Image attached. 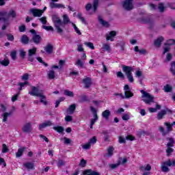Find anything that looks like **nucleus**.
I'll return each mask as SVG.
<instances>
[{"mask_svg": "<svg viewBox=\"0 0 175 175\" xmlns=\"http://www.w3.org/2000/svg\"><path fill=\"white\" fill-rule=\"evenodd\" d=\"M52 21L55 25V28L57 30V33L59 35H62L64 32V29L62 28H65V25L69 24L70 23V19H69V16L66 14L63 16V21L58 17L57 15H53Z\"/></svg>", "mask_w": 175, "mask_h": 175, "instance_id": "f257e3e1", "label": "nucleus"}, {"mask_svg": "<svg viewBox=\"0 0 175 175\" xmlns=\"http://www.w3.org/2000/svg\"><path fill=\"white\" fill-rule=\"evenodd\" d=\"M29 94L32 96H38L40 98V102L43 103L44 106H47V101L46 100V96L43 95V93L39 92V89L35 86H32L31 92H29Z\"/></svg>", "mask_w": 175, "mask_h": 175, "instance_id": "f03ea898", "label": "nucleus"}, {"mask_svg": "<svg viewBox=\"0 0 175 175\" xmlns=\"http://www.w3.org/2000/svg\"><path fill=\"white\" fill-rule=\"evenodd\" d=\"M164 125L166 126V131H165V129L163 126L159 128V131L162 134V136H166V135H169V133L173 131V126L175 125V122H173L172 123L165 122Z\"/></svg>", "mask_w": 175, "mask_h": 175, "instance_id": "7ed1b4c3", "label": "nucleus"}, {"mask_svg": "<svg viewBox=\"0 0 175 175\" xmlns=\"http://www.w3.org/2000/svg\"><path fill=\"white\" fill-rule=\"evenodd\" d=\"M99 6V0H94L93 1V9H92V4L88 3L85 6V9L86 12H88V14H94V13L96 12L98 10V7ZM92 9V12L91 10Z\"/></svg>", "mask_w": 175, "mask_h": 175, "instance_id": "20e7f679", "label": "nucleus"}, {"mask_svg": "<svg viewBox=\"0 0 175 175\" xmlns=\"http://www.w3.org/2000/svg\"><path fill=\"white\" fill-rule=\"evenodd\" d=\"M122 70L124 72H125V75L130 83H133L134 80L133 79V75H132V72H133V67L129 66H126V65H122Z\"/></svg>", "mask_w": 175, "mask_h": 175, "instance_id": "39448f33", "label": "nucleus"}, {"mask_svg": "<svg viewBox=\"0 0 175 175\" xmlns=\"http://www.w3.org/2000/svg\"><path fill=\"white\" fill-rule=\"evenodd\" d=\"M140 92L142 94V98H144L142 99L143 102H144L146 105H151V103H154V96L150 94V93H148L144 90H141Z\"/></svg>", "mask_w": 175, "mask_h": 175, "instance_id": "423d86ee", "label": "nucleus"}, {"mask_svg": "<svg viewBox=\"0 0 175 175\" xmlns=\"http://www.w3.org/2000/svg\"><path fill=\"white\" fill-rule=\"evenodd\" d=\"M8 16V11H1L0 12V21H3L4 24L3 25L1 29L5 31L8 27L10 25L9 22V18H5Z\"/></svg>", "mask_w": 175, "mask_h": 175, "instance_id": "0eeeda50", "label": "nucleus"}, {"mask_svg": "<svg viewBox=\"0 0 175 175\" xmlns=\"http://www.w3.org/2000/svg\"><path fill=\"white\" fill-rule=\"evenodd\" d=\"M167 166H175V161H170V159H168L167 161L162 163L161 167V172H163L164 173H167L170 170Z\"/></svg>", "mask_w": 175, "mask_h": 175, "instance_id": "6e6552de", "label": "nucleus"}, {"mask_svg": "<svg viewBox=\"0 0 175 175\" xmlns=\"http://www.w3.org/2000/svg\"><path fill=\"white\" fill-rule=\"evenodd\" d=\"M29 32L33 35L31 40L33 43H35V44H40V42H42V37L36 33V30L30 29Z\"/></svg>", "mask_w": 175, "mask_h": 175, "instance_id": "1a4fd4ad", "label": "nucleus"}, {"mask_svg": "<svg viewBox=\"0 0 175 175\" xmlns=\"http://www.w3.org/2000/svg\"><path fill=\"white\" fill-rule=\"evenodd\" d=\"M122 5L123 9L127 12H131V10H133L134 8L133 1L132 0H124L122 2Z\"/></svg>", "mask_w": 175, "mask_h": 175, "instance_id": "9d476101", "label": "nucleus"}, {"mask_svg": "<svg viewBox=\"0 0 175 175\" xmlns=\"http://www.w3.org/2000/svg\"><path fill=\"white\" fill-rule=\"evenodd\" d=\"M124 98H132L133 96V93L131 91V88H129V85H125L124 87Z\"/></svg>", "mask_w": 175, "mask_h": 175, "instance_id": "9b49d317", "label": "nucleus"}, {"mask_svg": "<svg viewBox=\"0 0 175 175\" xmlns=\"http://www.w3.org/2000/svg\"><path fill=\"white\" fill-rule=\"evenodd\" d=\"M22 131L24 133H31L32 131V124L31 122H27L23 125L22 127Z\"/></svg>", "mask_w": 175, "mask_h": 175, "instance_id": "f8f14e48", "label": "nucleus"}, {"mask_svg": "<svg viewBox=\"0 0 175 175\" xmlns=\"http://www.w3.org/2000/svg\"><path fill=\"white\" fill-rule=\"evenodd\" d=\"M90 110L92 112L94 117V118L91 120L90 124L92 125H95L96 121H98V113L94 107H90Z\"/></svg>", "mask_w": 175, "mask_h": 175, "instance_id": "ddd939ff", "label": "nucleus"}, {"mask_svg": "<svg viewBox=\"0 0 175 175\" xmlns=\"http://www.w3.org/2000/svg\"><path fill=\"white\" fill-rule=\"evenodd\" d=\"M141 23H142L143 24H149L150 28H152L154 25V20H152V18L150 17L141 18Z\"/></svg>", "mask_w": 175, "mask_h": 175, "instance_id": "4468645a", "label": "nucleus"}, {"mask_svg": "<svg viewBox=\"0 0 175 175\" xmlns=\"http://www.w3.org/2000/svg\"><path fill=\"white\" fill-rule=\"evenodd\" d=\"M54 124H53V122L51 120H47L44 122V123L41 124L38 126L39 131H42V129H44V128H47V126H53Z\"/></svg>", "mask_w": 175, "mask_h": 175, "instance_id": "2eb2a0df", "label": "nucleus"}, {"mask_svg": "<svg viewBox=\"0 0 175 175\" xmlns=\"http://www.w3.org/2000/svg\"><path fill=\"white\" fill-rule=\"evenodd\" d=\"M30 13H31L33 17H40L43 14V11L35 8L30 10Z\"/></svg>", "mask_w": 175, "mask_h": 175, "instance_id": "dca6fc26", "label": "nucleus"}, {"mask_svg": "<svg viewBox=\"0 0 175 175\" xmlns=\"http://www.w3.org/2000/svg\"><path fill=\"white\" fill-rule=\"evenodd\" d=\"M107 40H110L111 42H114V37L117 36V31H111L109 34H105Z\"/></svg>", "mask_w": 175, "mask_h": 175, "instance_id": "f3484780", "label": "nucleus"}, {"mask_svg": "<svg viewBox=\"0 0 175 175\" xmlns=\"http://www.w3.org/2000/svg\"><path fill=\"white\" fill-rule=\"evenodd\" d=\"M172 113V110L166 108L165 110H161L160 112H159L157 115L158 120H162L163 118V116H166V113Z\"/></svg>", "mask_w": 175, "mask_h": 175, "instance_id": "a211bd4d", "label": "nucleus"}, {"mask_svg": "<svg viewBox=\"0 0 175 175\" xmlns=\"http://www.w3.org/2000/svg\"><path fill=\"white\" fill-rule=\"evenodd\" d=\"M82 83L85 85V88H90L92 82L90 77H86L82 80Z\"/></svg>", "mask_w": 175, "mask_h": 175, "instance_id": "6ab92c4d", "label": "nucleus"}, {"mask_svg": "<svg viewBox=\"0 0 175 175\" xmlns=\"http://www.w3.org/2000/svg\"><path fill=\"white\" fill-rule=\"evenodd\" d=\"M49 6L51 9H65V5H64L63 4L55 3L54 2H51Z\"/></svg>", "mask_w": 175, "mask_h": 175, "instance_id": "aec40b11", "label": "nucleus"}, {"mask_svg": "<svg viewBox=\"0 0 175 175\" xmlns=\"http://www.w3.org/2000/svg\"><path fill=\"white\" fill-rule=\"evenodd\" d=\"M49 6L51 9H65V5H64L63 4L55 3L54 2H51Z\"/></svg>", "mask_w": 175, "mask_h": 175, "instance_id": "412c9836", "label": "nucleus"}, {"mask_svg": "<svg viewBox=\"0 0 175 175\" xmlns=\"http://www.w3.org/2000/svg\"><path fill=\"white\" fill-rule=\"evenodd\" d=\"M163 40H165V38H163V36H160L157 38L156 40H154L153 44L156 47H161L162 42H163Z\"/></svg>", "mask_w": 175, "mask_h": 175, "instance_id": "4be33fe9", "label": "nucleus"}, {"mask_svg": "<svg viewBox=\"0 0 175 175\" xmlns=\"http://www.w3.org/2000/svg\"><path fill=\"white\" fill-rule=\"evenodd\" d=\"M83 175H100L99 172L96 171H93L91 169L85 170V171H83Z\"/></svg>", "mask_w": 175, "mask_h": 175, "instance_id": "5701e85b", "label": "nucleus"}, {"mask_svg": "<svg viewBox=\"0 0 175 175\" xmlns=\"http://www.w3.org/2000/svg\"><path fill=\"white\" fill-rule=\"evenodd\" d=\"M17 16V14L16 13V11H14V10H10L9 13H8L7 12V16H5V18H9L10 17H12V18H16V17Z\"/></svg>", "mask_w": 175, "mask_h": 175, "instance_id": "b1692460", "label": "nucleus"}, {"mask_svg": "<svg viewBox=\"0 0 175 175\" xmlns=\"http://www.w3.org/2000/svg\"><path fill=\"white\" fill-rule=\"evenodd\" d=\"M98 21L100 24H101L103 27H105V28H109V27H110V24H109V22L103 20V18H102V16H98Z\"/></svg>", "mask_w": 175, "mask_h": 175, "instance_id": "393cba45", "label": "nucleus"}, {"mask_svg": "<svg viewBox=\"0 0 175 175\" xmlns=\"http://www.w3.org/2000/svg\"><path fill=\"white\" fill-rule=\"evenodd\" d=\"M111 115V112H110V110L106 109L105 111H103L102 113V117L103 118H105V120H108L109 118Z\"/></svg>", "mask_w": 175, "mask_h": 175, "instance_id": "a878e982", "label": "nucleus"}, {"mask_svg": "<svg viewBox=\"0 0 175 175\" xmlns=\"http://www.w3.org/2000/svg\"><path fill=\"white\" fill-rule=\"evenodd\" d=\"M21 42L23 44H28L29 43V38H28V36L24 34L21 38Z\"/></svg>", "mask_w": 175, "mask_h": 175, "instance_id": "bb28decb", "label": "nucleus"}, {"mask_svg": "<svg viewBox=\"0 0 175 175\" xmlns=\"http://www.w3.org/2000/svg\"><path fill=\"white\" fill-rule=\"evenodd\" d=\"M25 150H27V148L25 147L20 148L16 154V157L20 158V157H23V154L24 153V151H25Z\"/></svg>", "mask_w": 175, "mask_h": 175, "instance_id": "cd10ccee", "label": "nucleus"}, {"mask_svg": "<svg viewBox=\"0 0 175 175\" xmlns=\"http://www.w3.org/2000/svg\"><path fill=\"white\" fill-rule=\"evenodd\" d=\"M53 45L51 44H48L45 47H44V51L47 54H52L53 53Z\"/></svg>", "mask_w": 175, "mask_h": 175, "instance_id": "c85d7f7f", "label": "nucleus"}, {"mask_svg": "<svg viewBox=\"0 0 175 175\" xmlns=\"http://www.w3.org/2000/svg\"><path fill=\"white\" fill-rule=\"evenodd\" d=\"M167 140H169L167 144V148L174 147V139L173 137H167Z\"/></svg>", "mask_w": 175, "mask_h": 175, "instance_id": "c756f323", "label": "nucleus"}, {"mask_svg": "<svg viewBox=\"0 0 175 175\" xmlns=\"http://www.w3.org/2000/svg\"><path fill=\"white\" fill-rule=\"evenodd\" d=\"M47 76L49 80H53V79H55V72L53 70H51L48 72Z\"/></svg>", "mask_w": 175, "mask_h": 175, "instance_id": "7c9ffc66", "label": "nucleus"}, {"mask_svg": "<svg viewBox=\"0 0 175 175\" xmlns=\"http://www.w3.org/2000/svg\"><path fill=\"white\" fill-rule=\"evenodd\" d=\"M23 166L26 167L27 170H31L34 167V165L32 163L27 162L23 164Z\"/></svg>", "mask_w": 175, "mask_h": 175, "instance_id": "2f4dec72", "label": "nucleus"}, {"mask_svg": "<svg viewBox=\"0 0 175 175\" xmlns=\"http://www.w3.org/2000/svg\"><path fill=\"white\" fill-rule=\"evenodd\" d=\"M28 84H29V82H28L27 81H25L23 83L20 82L19 83H18V85H19V88H18L19 91H22L23 88H24L25 85H28Z\"/></svg>", "mask_w": 175, "mask_h": 175, "instance_id": "473e14b6", "label": "nucleus"}, {"mask_svg": "<svg viewBox=\"0 0 175 175\" xmlns=\"http://www.w3.org/2000/svg\"><path fill=\"white\" fill-rule=\"evenodd\" d=\"M170 71L173 75V76H175V62H171Z\"/></svg>", "mask_w": 175, "mask_h": 175, "instance_id": "72a5a7b5", "label": "nucleus"}, {"mask_svg": "<svg viewBox=\"0 0 175 175\" xmlns=\"http://www.w3.org/2000/svg\"><path fill=\"white\" fill-rule=\"evenodd\" d=\"M102 49L103 51H107L108 53L111 51V49L110 48V45L109 44H103Z\"/></svg>", "mask_w": 175, "mask_h": 175, "instance_id": "f704fd0d", "label": "nucleus"}, {"mask_svg": "<svg viewBox=\"0 0 175 175\" xmlns=\"http://www.w3.org/2000/svg\"><path fill=\"white\" fill-rule=\"evenodd\" d=\"M64 95L66 96H69L70 98H73L75 96V94L73 93V92L68 90H64Z\"/></svg>", "mask_w": 175, "mask_h": 175, "instance_id": "c9c22d12", "label": "nucleus"}, {"mask_svg": "<svg viewBox=\"0 0 175 175\" xmlns=\"http://www.w3.org/2000/svg\"><path fill=\"white\" fill-rule=\"evenodd\" d=\"M75 110H76V104H72L70 105V107H68V111L70 112V114H73Z\"/></svg>", "mask_w": 175, "mask_h": 175, "instance_id": "e433bc0d", "label": "nucleus"}, {"mask_svg": "<svg viewBox=\"0 0 175 175\" xmlns=\"http://www.w3.org/2000/svg\"><path fill=\"white\" fill-rule=\"evenodd\" d=\"M10 57L13 61H16V59H17V51H11Z\"/></svg>", "mask_w": 175, "mask_h": 175, "instance_id": "4c0bfd02", "label": "nucleus"}, {"mask_svg": "<svg viewBox=\"0 0 175 175\" xmlns=\"http://www.w3.org/2000/svg\"><path fill=\"white\" fill-rule=\"evenodd\" d=\"M121 159H120V161H118L117 163L111 164L109 165V167H111V169H117V167H118V166H120V165H121Z\"/></svg>", "mask_w": 175, "mask_h": 175, "instance_id": "58836bf2", "label": "nucleus"}, {"mask_svg": "<svg viewBox=\"0 0 175 175\" xmlns=\"http://www.w3.org/2000/svg\"><path fill=\"white\" fill-rule=\"evenodd\" d=\"M9 64H10V61L8 59H4L3 60L0 61V65H3V66H9Z\"/></svg>", "mask_w": 175, "mask_h": 175, "instance_id": "ea45409f", "label": "nucleus"}, {"mask_svg": "<svg viewBox=\"0 0 175 175\" xmlns=\"http://www.w3.org/2000/svg\"><path fill=\"white\" fill-rule=\"evenodd\" d=\"M9 116H12V112H5L3 114V122H6V121H8V117H9Z\"/></svg>", "mask_w": 175, "mask_h": 175, "instance_id": "a19ab883", "label": "nucleus"}, {"mask_svg": "<svg viewBox=\"0 0 175 175\" xmlns=\"http://www.w3.org/2000/svg\"><path fill=\"white\" fill-rule=\"evenodd\" d=\"M79 102V103H83L84 102H88V96H87V95L81 96Z\"/></svg>", "mask_w": 175, "mask_h": 175, "instance_id": "79ce46f5", "label": "nucleus"}, {"mask_svg": "<svg viewBox=\"0 0 175 175\" xmlns=\"http://www.w3.org/2000/svg\"><path fill=\"white\" fill-rule=\"evenodd\" d=\"M157 9H159L160 13H163L165 12V5H163V3H159Z\"/></svg>", "mask_w": 175, "mask_h": 175, "instance_id": "37998d69", "label": "nucleus"}, {"mask_svg": "<svg viewBox=\"0 0 175 175\" xmlns=\"http://www.w3.org/2000/svg\"><path fill=\"white\" fill-rule=\"evenodd\" d=\"M141 170H145V172H150L151 171V165L150 164H147L146 167L142 166L140 167Z\"/></svg>", "mask_w": 175, "mask_h": 175, "instance_id": "c03bdc74", "label": "nucleus"}, {"mask_svg": "<svg viewBox=\"0 0 175 175\" xmlns=\"http://www.w3.org/2000/svg\"><path fill=\"white\" fill-rule=\"evenodd\" d=\"M173 90V88L170 86V85L167 84L166 85L164 86V91L165 92H172Z\"/></svg>", "mask_w": 175, "mask_h": 175, "instance_id": "a18cd8bd", "label": "nucleus"}, {"mask_svg": "<svg viewBox=\"0 0 175 175\" xmlns=\"http://www.w3.org/2000/svg\"><path fill=\"white\" fill-rule=\"evenodd\" d=\"M77 17L78 18H79V20H81L83 24H85V25H87V21H85V18H84V17L82 16L81 13H78Z\"/></svg>", "mask_w": 175, "mask_h": 175, "instance_id": "49530a36", "label": "nucleus"}, {"mask_svg": "<svg viewBox=\"0 0 175 175\" xmlns=\"http://www.w3.org/2000/svg\"><path fill=\"white\" fill-rule=\"evenodd\" d=\"M54 131H57L58 133H62L64 132V129L59 126H54L53 127Z\"/></svg>", "mask_w": 175, "mask_h": 175, "instance_id": "de8ad7c7", "label": "nucleus"}, {"mask_svg": "<svg viewBox=\"0 0 175 175\" xmlns=\"http://www.w3.org/2000/svg\"><path fill=\"white\" fill-rule=\"evenodd\" d=\"M172 44H175L174 39H170L167 40V42L164 44L165 46H172Z\"/></svg>", "mask_w": 175, "mask_h": 175, "instance_id": "09e8293b", "label": "nucleus"}, {"mask_svg": "<svg viewBox=\"0 0 175 175\" xmlns=\"http://www.w3.org/2000/svg\"><path fill=\"white\" fill-rule=\"evenodd\" d=\"M75 65H77V66H79V68H85L84 66V63L81 61V59H79L76 63Z\"/></svg>", "mask_w": 175, "mask_h": 175, "instance_id": "8fccbe9b", "label": "nucleus"}, {"mask_svg": "<svg viewBox=\"0 0 175 175\" xmlns=\"http://www.w3.org/2000/svg\"><path fill=\"white\" fill-rule=\"evenodd\" d=\"M42 29H45L46 31H51V32H54V28L51 26L42 25Z\"/></svg>", "mask_w": 175, "mask_h": 175, "instance_id": "3c124183", "label": "nucleus"}, {"mask_svg": "<svg viewBox=\"0 0 175 175\" xmlns=\"http://www.w3.org/2000/svg\"><path fill=\"white\" fill-rule=\"evenodd\" d=\"M84 45L87 46V47H89V49H91L92 50H95V46H94V44L92 42H84Z\"/></svg>", "mask_w": 175, "mask_h": 175, "instance_id": "603ef678", "label": "nucleus"}, {"mask_svg": "<svg viewBox=\"0 0 175 175\" xmlns=\"http://www.w3.org/2000/svg\"><path fill=\"white\" fill-rule=\"evenodd\" d=\"M113 151H114V148H113V146H110L108 149H107V157H112L113 155Z\"/></svg>", "mask_w": 175, "mask_h": 175, "instance_id": "864d4df0", "label": "nucleus"}, {"mask_svg": "<svg viewBox=\"0 0 175 175\" xmlns=\"http://www.w3.org/2000/svg\"><path fill=\"white\" fill-rule=\"evenodd\" d=\"M7 40H9L10 42H13L14 40V36L12 35V33H7Z\"/></svg>", "mask_w": 175, "mask_h": 175, "instance_id": "5fc2aeb1", "label": "nucleus"}, {"mask_svg": "<svg viewBox=\"0 0 175 175\" xmlns=\"http://www.w3.org/2000/svg\"><path fill=\"white\" fill-rule=\"evenodd\" d=\"M36 54V48H33L32 49H29L28 51V55H35Z\"/></svg>", "mask_w": 175, "mask_h": 175, "instance_id": "6e6d98bb", "label": "nucleus"}, {"mask_svg": "<svg viewBox=\"0 0 175 175\" xmlns=\"http://www.w3.org/2000/svg\"><path fill=\"white\" fill-rule=\"evenodd\" d=\"M116 75H117V77H118L119 79H122V80L125 79V75H124V74L121 71L117 72Z\"/></svg>", "mask_w": 175, "mask_h": 175, "instance_id": "4d7b16f0", "label": "nucleus"}, {"mask_svg": "<svg viewBox=\"0 0 175 175\" xmlns=\"http://www.w3.org/2000/svg\"><path fill=\"white\" fill-rule=\"evenodd\" d=\"M174 152V149L172 148H167V150H166L167 157H170V155L172 154V152Z\"/></svg>", "mask_w": 175, "mask_h": 175, "instance_id": "13d9d810", "label": "nucleus"}, {"mask_svg": "<svg viewBox=\"0 0 175 175\" xmlns=\"http://www.w3.org/2000/svg\"><path fill=\"white\" fill-rule=\"evenodd\" d=\"M120 159H121L120 165H125V163H126V162H128V159H126V157H124L123 159H122V157H119L118 161H120Z\"/></svg>", "mask_w": 175, "mask_h": 175, "instance_id": "bf43d9fd", "label": "nucleus"}, {"mask_svg": "<svg viewBox=\"0 0 175 175\" xmlns=\"http://www.w3.org/2000/svg\"><path fill=\"white\" fill-rule=\"evenodd\" d=\"M98 141V139L96 138V137L94 136L92 138H91L90 139V141L88 142V143H90V144H95V143H96V142Z\"/></svg>", "mask_w": 175, "mask_h": 175, "instance_id": "052dcab7", "label": "nucleus"}, {"mask_svg": "<svg viewBox=\"0 0 175 175\" xmlns=\"http://www.w3.org/2000/svg\"><path fill=\"white\" fill-rule=\"evenodd\" d=\"M118 142L120 144H125V143H126V140L125 139V138L121 136L118 137Z\"/></svg>", "mask_w": 175, "mask_h": 175, "instance_id": "680f3d73", "label": "nucleus"}, {"mask_svg": "<svg viewBox=\"0 0 175 175\" xmlns=\"http://www.w3.org/2000/svg\"><path fill=\"white\" fill-rule=\"evenodd\" d=\"M72 27L75 31V32L77 33V35H81V31H80V29L76 26L75 24H72Z\"/></svg>", "mask_w": 175, "mask_h": 175, "instance_id": "e2e57ef3", "label": "nucleus"}, {"mask_svg": "<svg viewBox=\"0 0 175 175\" xmlns=\"http://www.w3.org/2000/svg\"><path fill=\"white\" fill-rule=\"evenodd\" d=\"M2 152H3L4 154L6 152H9V148H8V146L5 144H3Z\"/></svg>", "mask_w": 175, "mask_h": 175, "instance_id": "0e129e2a", "label": "nucleus"}, {"mask_svg": "<svg viewBox=\"0 0 175 175\" xmlns=\"http://www.w3.org/2000/svg\"><path fill=\"white\" fill-rule=\"evenodd\" d=\"M172 56L171 53H167L165 62H170V61H172Z\"/></svg>", "mask_w": 175, "mask_h": 175, "instance_id": "69168bd1", "label": "nucleus"}, {"mask_svg": "<svg viewBox=\"0 0 175 175\" xmlns=\"http://www.w3.org/2000/svg\"><path fill=\"white\" fill-rule=\"evenodd\" d=\"M29 74L28 73H25L21 77V79L25 80V81H27V80H29Z\"/></svg>", "mask_w": 175, "mask_h": 175, "instance_id": "338daca9", "label": "nucleus"}, {"mask_svg": "<svg viewBox=\"0 0 175 175\" xmlns=\"http://www.w3.org/2000/svg\"><path fill=\"white\" fill-rule=\"evenodd\" d=\"M25 55H27V52L24 51V49H21L20 51V57L24 59L25 58Z\"/></svg>", "mask_w": 175, "mask_h": 175, "instance_id": "774afa93", "label": "nucleus"}]
</instances>
